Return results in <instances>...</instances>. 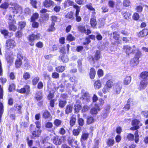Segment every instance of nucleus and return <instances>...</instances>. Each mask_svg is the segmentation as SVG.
<instances>
[{
  "label": "nucleus",
  "instance_id": "nucleus-64",
  "mask_svg": "<svg viewBox=\"0 0 148 148\" xmlns=\"http://www.w3.org/2000/svg\"><path fill=\"white\" fill-rule=\"evenodd\" d=\"M133 18L134 20H138L139 18V15L137 13H135L133 16Z\"/></svg>",
  "mask_w": 148,
  "mask_h": 148
},
{
  "label": "nucleus",
  "instance_id": "nucleus-9",
  "mask_svg": "<svg viewBox=\"0 0 148 148\" xmlns=\"http://www.w3.org/2000/svg\"><path fill=\"white\" fill-rule=\"evenodd\" d=\"M43 4L45 7L48 8L53 5L54 2L51 0H45Z\"/></svg>",
  "mask_w": 148,
  "mask_h": 148
},
{
  "label": "nucleus",
  "instance_id": "nucleus-11",
  "mask_svg": "<svg viewBox=\"0 0 148 148\" xmlns=\"http://www.w3.org/2000/svg\"><path fill=\"white\" fill-rule=\"evenodd\" d=\"M148 84V81L146 79L141 80L140 83V87L141 89H144Z\"/></svg>",
  "mask_w": 148,
  "mask_h": 148
},
{
  "label": "nucleus",
  "instance_id": "nucleus-28",
  "mask_svg": "<svg viewBox=\"0 0 148 148\" xmlns=\"http://www.w3.org/2000/svg\"><path fill=\"white\" fill-rule=\"evenodd\" d=\"M95 71L93 68L91 69L90 72V78L92 79H93L95 75Z\"/></svg>",
  "mask_w": 148,
  "mask_h": 148
},
{
  "label": "nucleus",
  "instance_id": "nucleus-56",
  "mask_svg": "<svg viewBox=\"0 0 148 148\" xmlns=\"http://www.w3.org/2000/svg\"><path fill=\"white\" fill-rule=\"evenodd\" d=\"M90 107L89 106L87 105H85L82 108V112H85L88 111Z\"/></svg>",
  "mask_w": 148,
  "mask_h": 148
},
{
  "label": "nucleus",
  "instance_id": "nucleus-19",
  "mask_svg": "<svg viewBox=\"0 0 148 148\" xmlns=\"http://www.w3.org/2000/svg\"><path fill=\"white\" fill-rule=\"evenodd\" d=\"M42 96L41 92H37L35 95L34 98L38 101L41 100L42 99Z\"/></svg>",
  "mask_w": 148,
  "mask_h": 148
},
{
  "label": "nucleus",
  "instance_id": "nucleus-50",
  "mask_svg": "<svg viewBox=\"0 0 148 148\" xmlns=\"http://www.w3.org/2000/svg\"><path fill=\"white\" fill-rule=\"evenodd\" d=\"M79 125L81 126H83L84 125V120L81 118H79L78 119Z\"/></svg>",
  "mask_w": 148,
  "mask_h": 148
},
{
  "label": "nucleus",
  "instance_id": "nucleus-47",
  "mask_svg": "<svg viewBox=\"0 0 148 148\" xmlns=\"http://www.w3.org/2000/svg\"><path fill=\"white\" fill-rule=\"evenodd\" d=\"M9 6V4L8 3L5 2L2 4L0 6L1 8L3 9H6L8 8Z\"/></svg>",
  "mask_w": 148,
  "mask_h": 148
},
{
  "label": "nucleus",
  "instance_id": "nucleus-62",
  "mask_svg": "<svg viewBox=\"0 0 148 148\" xmlns=\"http://www.w3.org/2000/svg\"><path fill=\"white\" fill-rule=\"evenodd\" d=\"M131 99H129L127 101V104L126 105L125 107L124 108L125 109H126L127 110H128L130 108V101H131Z\"/></svg>",
  "mask_w": 148,
  "mask_h": 148
},
{
  "label": "nucleus",
  "instance_id": "nucleus-10",
  "mask_svg": "<svg viewBox=\"0 0 148 148\" xmlns=\"http://www.w3.org/2000/svg\"><path fill=\"white\" fill-rule=\"evenodd\" d=\"M23 57L20 53H18L17 54V58L15 62V65H21Z\"/></svg>",
  "mask_w": 148,
  "mask_h": 148
},
{
  "label": "nucleus",
  "instance_id": "nucleus-54",
  "mask_svg": "<svg viewBox=\"0 0 148 148\" xmlns=\"http://www.w3.org/2000/svg\"><path fill=\"white\" fill-rule=\"evenodd\" d=\"M78 29L82 33H86V29L84 26H79L78 27Z\"/></svg>",
  "mask_w": 148,
  "mask_h": 148
},
{
  "label": "nucleus",
  "instance_id": "nucleus-52",
  "mask_svg": "<svg viewBox=\"0 0 148 148\" xmlns=\"http://www.w3.org/2000/svg\"><path fill=\"white\" fill-rule=\"evenodd\" d=\"M23 78L25 80L29 79L30 78V75L29 73L28 72H26L24 73L23 75Z\"/></svg>",
  "mask_w": 148,
  "mask_h": 148
},
{
  "label": "nucleus",
  "instance_id": "nucleus-21",
  "mask_svg": "<svg viewBox=\"0 0 148 148\" xmlns=\"http://www.w3.org/2000/svg\"><path fill=\"white\" fill-rule=\"evenodd\" d=\"M67 103L66 100H63L62 99H59V106L61 108H63Z\"/></svg>",
  "mask_w": 148,
  "mask_h": 148
},
{
  "label": "nucleus",
  "instance_id": "nucleus-16",
  "mask_svg": "<svg viewBox=\"0 0 148 148\" xmlns=\"http://www.w3.org/2000/svg\"><path fill=\"white\" fill-rule=\"evenodd\" d=\"M73 106L71 104L67 105L65 108V113L66 114H68L71 113L73 110Z\"/></svg>",
  "mask_w": 148,
  "mask_h": 148
},
{
  "label": "nucleus",
  "instance_id": "nucleus-8",
  "mask_svg": "<svg viewBox=\"0 0 148 148\" xmlns=\"http://www.w3.org/2000/svg\"><path fill=\"white\" fill-rule=\"evenodd\" d=\"M6 46L8 49H12L15 45V41L12 40H9L6 42Z\"/></svg>",
  "mask_w": 148,
  "mask_h": 148
},
{
  "label": "nucleus",
  "instance_id": "nucleus-39",
  "mask_svg": "<svg viewBox=\"0 0 148 148\" xmlns=\"http://www.w3.org/2000/svg\"><path fill=\"white\" fill-rule=\"evenodd\" d=\"M3 106L2 103L0 102V120L3 112Z\"/></svg>",
  "mask_w": 148,
  "mask_h": 148
},
{
  "label": "nucleus",
  "instance_id": "nucleus-24",
  "mask_svg": "<svg viewBox=\"0 0 148 148\" xmlns=\"http://www.w3.org/2000/svg\"><path fill=\"white\" fill-rule=\"evenodd\" d=\"M101 86V84L99 80L95 81L94 83V87L95 89H98Z\"/></svg>",
  "mask_w": 148,
  "mask_h": 148
},
{
  "label": "nucleus",
  "instance_id": "nucleus-14",
  "mask_svg": "<svg viewBox=\"0 0 148 148\" xmlns=\"http://www.w3.org/2000/svg\"><path fill=\"white\" fill-rule=\"evenodd\" d=\"M123 15L125 18L128 19L131 16V13L129 11L124 10L122 12Z\"/></svg>",
  "mask_w": 148,
  "mask_h": 148
},
{
  "label": "nucleus",
  "instance_id": "nucleus-37",
  "mask_svg": "<svg viewBox=\"0 0 148 148\" xmlns=\"http://www.w3.org/2000/svg\"><path fill=\"white\" fill-rule=\"evenodd\" d=\"M39 14L37 13L34 14L31 17V21H34L38 17Z\"/></svg>",
  "mask_w": 148,
  "mask_h": 148
},
{
  "label": "nucleus",
  "instance_id": "nucleus-51",
  "mask_svg": "<svg viewBox=\"0 0 148 148\" xmlns=\"http://www.w3.org/2000/svg\"><path fill=\"white\" fill-rule=\"evenodd\" d=\"M55 25V23L54 22H52L51 23V25L48 29V31H53L55 30V28L54 27Z\"/></svg>",
  "mask_w": 148,
  "mask_h": 148
},
{
  "label": "nucleus",
  "instance_id": "nucleus-6",
  "mask_svg": "<svg viewBox=\"0 0 148 148\" xmlns=\"http://www.w3.org/2000/svg\"><path fill=\"white\" fill-rule=\"evenodd\" d=\"M135 48L136 47L134 45L132 47L127 45L124 46V49L126 50V53L127 54H129L132 53H134Z\"/></svg>",
  "mask_w": 148,
  "mask_h": 148
},
{
  "label": "nucleus",
  "instance_id": "nucleus-42",
  "mask_svg": "<svg viewBox=\"0 0 148 148\" xmlns=\"http://www.w3.org/2000/svg\"><path fill=\"white\" fill-rule=\"evenodd\" d=\"M94 119L91 116H88L87 118V122L88 124H89L93 123Z\"/></svg>",
  "mask_w": 148,
  "mask_h": 148
},
{
  "label": "nucleus",
  "instance_id": "nucleus-12",
  "mask_svg": "<svg viewBox=\"0 0 148 148\" xmlns=\"http://www.w3.org/2000/svg\"><path fill=\"white\" fill-rule=\"evenodd\" d=\"M53 143L56 145H60L62 143V140L58 136H56L54 137L53 139Z\"/></svg>",
  "mask_w": 148,
  "mask_h": 148
},
{
  "label": "nucleus",
  "instance_id": "nucleus-34",
  "mask_svg": "<svg viewBox=\"0 0 148 148\" xmlns=\"http://www.w3.org/2000/svg\"><path fill=\"white\" fill-rule=\"evenodd\" d=\"M65 66H60L56 68V71L59 72H62L64 70Z\"/></svg>",
  "mask_w": 148,
  "mask_h": 148
},
{
  "label": "nucleus",
  "instance_id": "nucleus-33",
  "mask_svg": "<svg viewBox=\"0 0 148 148\" xmlns=\"http://www.w3.org/2000/svg\"><path fill=\"white\" fill-rule=\"evenodd\" d=\"M148 76V72L145 71L142 72L140 75V77L142 78L145 79Z\"/></svg>",
  "mask_w": 148,
  "mask_h": 148
},
{
  "label": "nucleus",
  "instance_id": "nucleus-46",
  "mask_svg": "<svg viewBox=\"0 0 148 148\" xmlns=\"http://www.w3.org/2000/svg\"><path fill=\"white\" fill-rule=\"evenodd\" d=\"M62 121L58 119H56L54 122V124L57 127L59 126L61 124Z\"/></svg>",
  "mask_w": 148,
  "mask_h": 148
},
{
  "label": "nucleus",
  "instance_id": "nucleus-2",
  "mask_svg": "<svg viewBox=\"0 0 148 148\" xmlns=\"http://www.w3.org/2000/svg\"><path fill=\"white\" fill-rule=\"evenodd\" d=\"M132 124L134 126L130 128V130H134L138 129L140 126L142 125V124L140 123V121L137 119H134L132 121Z\"/></svg>",
  "mask_w": 148,
  "mask_h": 148
},
{
  "label": "nucleus",
  "instance_id": "nucleus-38",
  "mask_svg": "<svg viewBox=\"0 0 148 148\" xmlns=\"http://www.w3.org/2000/svg\"><path fill=\"white\" fill-rule=\"evenodd\" d=\"M138 131L136 130L135 131L134 135L135 136V141L136 143H137L139 140V135L138 134Z\"/></svg>",
  "mask_w": 148,
  "mask_h": 148
},
{
  "label": "nucleus",
  "instance_id": "nucleus-27",
  "mask_svg": "<svg viewBox=\"0 0 148 148\" xmlns=\"http://www.w3.org/2000/svg\"><path fill=\"white\" fill-rule=\"evenodd\" d=\"M90 22L92 27L94 28H96V25L97 24V22L96 18H91Z\"/></svg>",
  "mask_w": 148,
  "mask_h": 148
},
{
  "label": "nucleus",
  "instance_id": "nucleus-59",
  "mask_svg": "<svg viewBox=\"0 0 148 148\" xmlns=\"http://www.w3.org/2000/svg\"><path fill=\"white\" fill-rule=\"evenodd\" d=\"M68 143L69 144L71 145H72V143L75 140V139L73 137H69L68 139Z\"/></svg>",
  "mask_w": 148,
  "mask_h": 148
},
{
  "label": "nucleus",
  "instance_id": "nucleus-3",
  "mask_svg": "<svg viewBox=\"0 0 148 148\" xmlns=\"http://www.w3.org/2000/svg\"><path fill=\"white\" fill-rule=\"evenodd\" d=\"M33 126L32 125H31L30 126V130L33 136L37 137H39L41 132V130L39 129H36L34 130L33 131L32 129Z\"/></svg>",
  "mask_w": 148,
  "mask_h": 148
},
{
  "label": "nucleus",
  "instance_id": "nucleus-7",
  "mask_svg": "<svg viewBox=\"0 0 148 148\" xmlns=\"http://www.w3.org/2000/svg\"><path fill=\"white\" fill-rule=\"evenodd\" d=\"M40 34L39 33H34L30 35L29 37V41H34L36 39H38L40 38Z\"/></svg>",
  "mask_w": 148,
  "mask_h": 148
},
{
  "label": "nucleus",
  "instance_id": "nucleus-13",
  "mask_svg": "<svg viewBox=\"0 0 148 148\" xmlns=\"http://www.w3.org/2000/svg\"><path fill=\"white\" fill-rule=\"evenodd\" d=\"M101 58L100 51V50L96 51L95 55L94 58H91L93 62L92 64H94V60L95 59L96 60H98Z\"/></svg>",
  "mask_w": 148,
  "mask_h": 148
},
{
  "label": "nucleus",
  "instance_id": "nucleus-55",
  "mask_svg": "<svg viewBox=\"0 0 148 148\" xmlns=\"http://www.w3.org/2000/svg\"><path fill=\"white\" fill-rule=\"evenodd\" d=\"M39 79V78L38 77H36L34 78L32 80V83L33 85H35L38 82Z\"/></svg>",
  "mask_w": 148,
  "mask_h": 148
},
{
  "label": "nucleus",
  "instance_id": "nucleus-61",
  "mask_svg": "<svg viewBox=\"0 0 148 148\" xmlns=\"http://www.w3.org/2000/svg\"><path fill=\"white\" fill-rule=\"evenodd\" d=\"M0 32L1 33L3 34L5 36H6L8 35V32L7 30L5 29H1Z\"/></svg>",
  "mask_w": 148,
  "mask_h": 148
},
{
  "label": "nucleus",
  "instance_id": "nucleus-32",
  "mask_svg": "<svg viewBox=\"0 0 148 148\" xmlns=\"http://www.w3.org/2000/svg\"><path fill=\"white\" fill-rule=\"evenodd\" d=\"M51 116V114L49 112L46 110L44 112L43 114L42 117L44 119H46L49 118Z\"/></svg>",
  "mask_w": 148,
  "mask_h": 148
},
{
  "label": "nucleus",
  "instance_id": "nucleus-60",
  "mask_svg": "<svg viewBox=\"0 0 148 148\" xmlns=\"http://www.w3.org/2000/svg\"><path fill=\"white\" fill-rule=\"evenodd\" d=\"M19 26L21 29L23 28L26 25V23L24 21L19 22Z\"/></svg>",
  "mask_w": 148,
  "mask_h": 148
},
{
  "label": "nucleus",
  "instance_id": "nucleus-44",
  "mask_svg": "<svg viewBox=\"0 0 148 148\" xmlns=\"http://www.w3.org/2000/svg\"><path fill=\"white\" fill-rule=\"evenodd\" d=\"M106 85V86L110 88L113 86V83L111 80H109L107 82Z\"/></svg>",
  "mask_w": 148,
  "mask_h": 148
},
{
  "label": "nucleus",
  "instance_id": "nucleus-15",
  "mask_svg": "<svg viewBox=\"0 0 148 148\" xmlns=\"http://www.w3.org/2000/svg\"><path fill=\"white\" fill-rule=\"evenodd\" d=\"M30 87L28 85H26L24 87L22 88L18 91L19 92L21 93H24L26 92H27L29 91Z\"/></svg>",
  "mask_w": 148,
  "mask_h": 148
},
{
  "label": "nucleus",
  "instance_id": "nucleus-17",
  "mask_svg": "<svg viewBox=\"0 0 148 148\" xmlns=\"http://www.w3.org/2000/svg\"><path fill=\"white\" fill-rule=\"evenodd\" d=\"M99 110V107L98 106H95L91 109L90 113L92 114L96 115L97 114L98 111Z\"/></svg>",
  "mask_w": 148,
  "mask_h": 148
},
{
  "label": "nucleus",
  "instance_id": "nucleus-45",
  "mask_svg": "<svg viewBox=\"0 0 148 148\" xmlns=\"http://www.w3.org/2000/svg\"><path fill=\"white\" fill-rule=\"evenodd\" d=\"M135 52H136V54L135 55V58H138V59H139V58L141 56V53L138 50V49H137L136 48V47L135 49Z\"/></svg>",
  "mask_w": 148,
  "mask_h": 148
},
{
  "label": "nucleus",
  "instance_id": "nucleus-25",
  "mask_svg": "<svg viewBox=\"0 0 148 148\" xmlns=\"http://www.w3.org/2000/svg\"><path fill=\"white\" fill-rule=\"evenodd\" d=\"M73 15V12L71 11L70 12H68L66 14L65 17L66 18L70 19L71 20H73L74 19Z\"/></svg>",
  "mask_w": 148,
  "mask_h": 148
},
{
  "label": "nucleus",
  "instance_id": "nucleus-58",
  "mask_svg": "<svg viewBox=\"0 0 148 148\" xmlns=\"http://www.w3.org/2000/svg\"><path fill=\"white\" fill-rule=\"evenodd\" d=\"M62 60L63 62H66L69 60V58L66 55H64L62 57Z\"/></svg>",
  "mask_w": 148,
  "mask_h": 148
},
{
  "label": "nucleus",
  "instance_id": "nucleus-23",
  "mask_svg": "<svg viewBox=\"0 0 148 148\" xmlns=\"http://www.w3.org/2000/svg\"><path fill=\"white\" fill-rule=\"evenodd\" d=\"M82 98L83 100L88 102L90 100V97L89 93L88 92H86L82 95Z\"/></svg>",
  "mask_w": 148,
  "mask_h": 148
},
{
  "label": "nucleus",
  "instance_id": "nucleus-57",
  "mask_svg": "<svg viewBox=\"0 0 148 148\" xmlns=\"http://www.w3.org/2000/svg\"><path fill=\"white\" fill-rule=\"evenodd\" d=\"M86 0H75L76 2L79 5L83 4L86 2Z\"/></svg>",
  "mask_w": 148,
  "mask_h": 148
},
{
  "label": "nucleus",
  "instance_id": "nucleus-40",
  "mask_svg": "<svg viewBox=\"0 0 148 148\" xmlns=\"http://www.w3.org/2000/svg\"><path fill=\"white\" fill-rule=\"evenodd\" d=\"M64 3L66 4V5L68 4L69 6L73 5L74 8V5H77L76 4L74 5V2L70 0H67Z\"/></svg>",
  "mask_w": 148,
  "mask_h": 148
},
{
  "label": "nucleus",
  "instance_id": "nucleus-31",
  "mask_svg": "<svg viewBox=\"0 0 148 148\" xmlns=\"http://www.w3.org/2000/svg\"><path fill=\"white\" fill-rule=\"evenodd\" d=\"M131 77L130 76L127 77L125 78L124 81V84L126 85H128L130 82Z\"/></svg>",
  "mask_w": 148,
  "mask_h": 148
},
{
  "label": "nucleus",
  "instance_id": "nucleus-30",
  "mask_svg": "<svg viewBox=\"0 0 148 148\" xmlns=\"http://www.w3.org/2000/svg\"><path fill=\"white\" fill-rule=\"evenodd\" d=\"M14 107L18 111V113L19 114L22 113V111L21 110L22 106L18 104H16L14 105Z\"/></svg>",
  "mask_w": 148,
  "mask_h": 148
},
{
  "label": "nucleus",
  "instance_id": "nucleus-29",
  "mask_svg": "<svg viewBox=\"0 0 148 148\" xmlns=\"http://www.w3.org/2000/svg\"><path fill=\"white\" fill-rule=\"evenodd\" d=\"M139 60L138 58H134L131 60L130 62L131 64L137 65L138 64Z\"/></svg>",
  "mask_w": 148,
  "mask_h": 148
},
{
  "label": "nucleus",
  "instance_id": "nucleus-36",
  "mask_svg": "<svg viewBox=\"0 0 148 148\" xmlns=\"http://www.w3.org/2000/svg\"><path fill=\"white\" fill-rule=\"evenodd\" d=\"M112 36L114 39L116 40H118L119 39V35L118 33L117 32L115 31L113 32Z\"/></svg>",
  "mask_w": 148,
  "mask_h": 148
},
{
  "label": "nucleus",
  "instance_id": "nucleus-41",
  "mask_svg": "<svg viewBox=\"0 0 148 148\" xmlns=\"http://www.w3.org/2000/svg\"><path fill=\"white\" fill-rule=\"evenodd\" d=\"M114 143V140L113 139H109L107 141V143L109 146H113Z\"/></svg>",
  "mask_w": 148,
  "mask_h": 148
},
{
  "label": "nucleus",
  "instance_id": "nucleus-1",
  "mask_svg": "<svg viewBox=\"0 0 148 148\" xmlns=\"http://www.w3.org/2000/svg\"><path fill=\"white\" fill-rule=\"evenodd\" d=\"M122 83L121 82H118L114 85L113 87L114 93L118 94L120 93L122 88Z\"/></svg>",
  "mask_w": 148,
  "mask_h": 148
},
{
  "label": "nucleus",
  "instance_id": "nucleus-63",
  "mask_svg": "<svg viewBox=\"0 0 148 148\" xmlns=\"http://www.w3.org/2000/svg\"><path fill=\"white\" fill-rule=\"evenodd\" d=\"M45 126L47 128H51L53 126V124L51 123L48 122L45 123Z\"/></svg>",
  "mask_w": 148,
  "mask_h": 148
},
{
  "label": "nucleus",
  "instance_id": "nucleus-35",
  "mask_svg": "<svg viewBox=\"0 0 148 148\" xmlns=\"http://www.w3.org/2000/svg\"><path fill=\"white\" fill-rule=\"evenodd\" d=\"M9 30L15 31L16 29V27L12 23H9Z\"/></svg>",
  "mask_w": 148,
  "mask_h": 148
},
{
  "label": "nucleus",
  "instance_id": "nucleus-18",
  "mask_svg": "<svg viewBox=\"0 0 148 148\" xmlns=\"http://www.w3.org/2000/svg\"><path fill=\"white\" fill-rule=\"evenodd\" d=\"M89 136V134L88 133H82L81 136L80 140L82 143H84V141L86 140Z\"/></svg>",
  "mask_w": 148,
  "mask_h": 148
},
{
  "label": "nucleus",
  "instance_id": "nucleus-5",
  "mask_svg": "<svg viewBox=\"0 0 148 148\" xmlns=\"http://www.w3.org/2000/svg\"><path fill=\"white\" fill-rule=\"evenodd\" d=\"M74 8L76 9L75 14L76 20L77 22H79L82 20L81 18L79 15V13L80 12V8L77 5H74Z\"/></svg>",
  "mask_w": 148,
  "mask_h": 148
},
{
  "label": "nucleus",
  "instance_id": "nucleus-48",
  "mask_svg": "<svg viewBox=\"0 0 148 148\" xmlns=\"http://www.w3.org/2000/svg\"><path fill=\"white\" fill-rule=\"evenodd\" d=\"M76 121V119L74 117H72L70 120V125L73 126L75 124Z\"/></svg>",
  "mask_w": 148,
  "mask_h": 148
},
{
  "label": "nucleus",
  "instance_id": "nucleus-43",
  "mask_svg": "<svg viewBox=\"0 0 148 148\" xmlns=\"http://www.w3.org/2000/svg\"><path fill=\"white\" fill-rule=\"evenodd\" d=\"M8 64H11L13 62V59L12 57L8 56L6 58Z\"/></svg>",
  "mask_w": 148,
  "mask_h": 148
},
{
  "label": "nucleus",
  "instance_id": "nucleus-26",
  "mask_svg": "<svg viewBox=\"0 0 148 148\" xmlns=\"http://www.w3.org/2000/svg\"><path fill=\"white\" fill-rule=\"evenodd\" d=\"M81 106L78 104H75L74 107V110L75 111V113H78L81 110Z\"/></svg>",
  "mask_w": 148,
  "mask_h": 148
},
{
  "label": "nucleus",
  "instance_id": "nucleus-20",
  "mask_svg": "<svg viewBox=\"0 0 148 148\" xmlns=\"http://www.w3.org/2000/svg\"><path fill=\"white\" fill-rule=\"evenodd\" d=\"M82 129V127L78 126L77 129H74L73 130V134L75 136H78Z\"/></svg>",
  "mask_w": 148,
  "mask_h": 148
},
{
  "label": "nucleus",
  "instance_id": "nucleus-49",
  "mask_svg": "<svg viewBox=\"0 0 148 148\" xmlns=\"http://www.w3.org/2000/svg\"><path fill=\"white\" fill-rule=\"evenodd\" d=\"M30 3L32 6L35 8H37V2L36 0H30Z\"/></svg>",
  "mask_w": 148,
  "mask_h": 148
},
{
  "label": "nucleus",
  "instance_id": "nucleus-4",
  "mask_svg": "<svg viewBox=\"0 0 148 148\" xmlns=\"http://www.w3.org/2000/svg\"><path fill=\"white\" fill-rule=\"evenodd\" d=\"M14 6L13 7H12V9L13 10L12 12L14 14H17L22 12V8L19 5L16 4H14Z\"/></svg>",
  "mask_w": 148,
  "mask_h": 148
},
{
  "label": "nucleus",
  "instance_id": "nucleus-22",
  "mask_svg": "<svg viewBox=\"0 0 148 148\" xmlns=\"http://www.w3.org/2000/svg\"><path fill=\"white\" fill-rule=\"evenodd\" d=\"M148 34V30L147 29H143L140 31L138 34V36L139 37H143Z\"/></svg>",
  "mask_w": 148,
  "mask_h": 148
},
{
  "label": "nucleus",
  "instance_id": "nucleus-53",
  "mask_svg": "<svg viewBox=\"0 0 148 148\" xmlns=\"http://www.w3.org/2000/svg\"><path fill=\"white\" fill-rule=\"evenodd\" d=\"M66 39L68 40L73 41L75 40V38L71 34H69L67 37Z\"/></svg>",
  "mask_w": 148,
  "mask_h": 148
}]
</instances>
